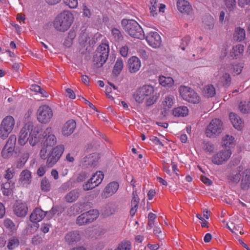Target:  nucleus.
<instances>
[{
    "label": "nucleus",
    "mask_w": 250,
    "mask_h": 250,
    "mask_svg": "<svg viewBox=\"0 0 250 250\" xmlns=\"http://www.w3.org/2000/svg\"><path fill=\"white\" fill-rule=\"evenodd\" d=\"M41 129L37 125H34L32 122H28L20 130L18 143L21 146L25 145L28 142L30 146L37 145L42 139Z\"/></svg>",
    "instance_id": "f257e3e1"
},
{
    "label": "nucleus",
    "mask_w": 250,
    "mask_h": 250,
    "mask_svg": "<svg viewBox=\"0 0 250 250\" xmlns=\"http://www.w3.org/2000/svg\"><path fill=\"white\" fill-rule=\"evenodd\" d=\"M64 150L62 145L54 148L42 146L40 151V157L42 160H46V166L51 167L59 161Z\"/></svg>",
    "instance_id": "f03ea898"
},
{
    "label": "nucleus",
    "mask_w": 250,
    "mask_h": 250,
    "mask_svg": "<svg viewBox=\"0 0 250 250\" xmlns=\"http://www.w3.org/2000/svg\"><path fill=\"white\" fill-rule=\"evenodd\" d=\"M154 92L153 86L150 84H145L137 89L133 96L135 101L139 104L143 103L145 99H146V105L150 106L156 101V98L153 95Z\"/></svg>",
    "instance_id": "7ed1b4c3"
},
{
    "label": "nucleus",
    "mask_w": 250,
    "mask_h": 250,
    "mask_svg": "<svg viewBox=\"0 0 250 250\" xmlns=\"http://www.w3.org/2000/svg\"><path fill=\"white\" fill-rule=\"evenodd\" d=\"M74 19V16L70 11L64 10L55 17L53 22V27L57 31L64 32L70 27Z\"/></svg>",
    "instance_id": "20e7f679"
},
{
    "label": "nucleus",
    "mask_w": 250,
    "mask_h": 250,
    "mask_svg": "<svg viewBox=\"0 0 250 250\" xmlns=\"http://www.w3.org/2000/svg\"><path fill=\"white\" fill-rule=\"evenodd\" d=\"M122 24L125 25V31L130 36L141 40L145 38L144 33L142 27L135 21L123 20L122 21Z\"/></svg>",
    "instance_id": "39448f33"
},
{
    "label": "nucleus",
    "mask_w": 250,
    "mask_h": 250,
    "mask_svg": "<svg viewBox=\"0 0 250 250\" xmlns=\"http://www.w3.org/2000/svg\"><path fill=\"white\" fill-rule=\"evenodd\" d=\"M15 126V120L11 115L5 117L0 123V138L5 140L12 132Z\"/></svg>",
    "instance_id": "423d86ee"
},
{
    "label": "nucleus",
    "mask_w": 250,
    "mask_h": 250,
    "mask_svg": "<svg viewBox=\"0 0 250 250\" xmlns=\"http://www.w3.org/2000/svg\"><path fill=\"white\" fill-rule=\"evenodd\" d=\"M179 92L183 100L193 104H197L201 101L199 95L191 88L185 85H181L179 88Z\"/></svg>",
    "instance_id": "0eeeda50"
},
{
    "label": "nucleus",
    "mask_w": 250,
    "mask_h": 250,
    "mask_svg": "<svg viewBox=\"0 0 250 250\" xmlns=\"http://www.w3.org/2000/svg\"><path fill=\"white\" fill-rule=\"evenodd\" d=\"M109 52V47L108 42H103L98 47L96 51L95 61L96 63L101 66L103 65L106 61Z\"/></svg>",
    "instance_id": "6e6552de"
},
{
    "label": "nucleus",
    "mask_w": 250,
    "mask_h": 250,
    "mask_svg": "<svg viewBox=\"0 0 250 250\" xmlns=\"http://www.w3.org/2000/svg\"><path fill=\"white\" fill-rule=\"evenodd\" d=\"M223 129V124L219 119H212L206 130V134L208 137L215 138L218 136Z\"/></svg>",
    "instance_id": "1a4fd4ad"
},
{
    "label": "nucleus",
    "mask_w": 250,
    "mask_h": 250,
    "mask_svg": "<svg viewBox=\"0 0 250 250\" xmlns=\"http://www.w3.org/2000/svg\"><path fill=\"white\" fill-rule=\"evenodd\" d=\"M53 115L52 110L49 106L46 105L40 106L37 112V119L42 124L49 123Z\"/></svg>",
    "instance_id": "9d476101"
},
{
    "label": "nucleus",
    "mask_w": 250,
    "mask_h": 250,
    "mask_svg": "<svg viewBox=\"0 0 250 250\" xmlns=\"http://www.w3.org/2000/svg\"><path fill=\"white\" fill-rule=\"evenodd\" d=\"M231 154L232 152L230 149L223 148L212 156L211 162L215 165H222L229 160Z\"/></svg>",
    "instance_id": "9b49d317"
},
{
    "label": "nucleus",
    "mask_w": 250,
    "mask_h": 250,
    "mask_svg": "<svg viewBox=\"0 0 250 250\" xmlns=\"http://www.w3.org/2000/svg\"><path fill=\"white\" fill-rule=\"evenodd\" d=\"M16 140V135H11L10 136L1 151V156L3 158H9L13 155Z\"/></svg>",
    "instance_id": "f8f14e48"
},
{
    "label": "nucleus",
    "mask_w": 250,
    "mask_h": 250,
    "mask_svg": "<svg viewBox=\"0 0 250 250\" xmlns=\"http://www.w3.org/2000/svg\"><path fill=\"white\" fill-rule=\"evenodd\" d=\"M104 174L101 171H97L94 173L87 183L83 186L84 190L92 189L98 186L102 181Z\"/></svg>",
    "instance_id": "ddd939ff"
},
{
    "label": "nucleus",
    "mask_w": 250,
    "mask_h": 250,
    "mask_svg": "<svg viewBox=\"0 0 250 250\" xmlns=\"http://www.w3.org/2000/svg\"><path fill=\"white\" fill-rule=\"evenodd\" d=\"M42 136L45 139V141L42 146H47L51 147L55 145L57 142L56 138L53 134L52 129L48 127L44 131Z\"/></svg>",
    "instance_id": "4468645a"
},
{
    "label": "nucleus",
    "mask_w": 250,
    "mask_h": 250,
    "mask_svg": "<svg viewBox=\"0 0 250 250\" xmlns=\"http://www.w3.org/2000/svg\"><path fill=\"white\" fill-rule=\"evenodd\" d=\"M146 40L149 45L153 48H158L160 46L162 40L159 34L154 31L148 33L146 37Z\"/></svg>",
    "instance_id": "2eb2a0df"
},
{
    "label": "nucleus",
    "mask_w": 250,
    "mask_h": 250,
    "mask_svg": "<svg viewBox=\"0 0 250 250\" xmlns=\"http://www.w3.org/2000/svg\"><path fill=\"white\" fill-rule=\"evenodd\" d=\"M46 214L44 211L42 209L37 208H35L30 215V220L33 223H36L34 225V227L37 229L39 228V225L38 222L42 221L45 216Z\"/></svg>",
    "instance_id": "dca6fc26"
},
{
    "label": "nucleus",
    "mask_w": 250,
    "mask_h": 250,
    "mask_svg": "<svg viewBox=\"0 0 250 250\" xmlns=\"http://www.w3.org/2000/svg\"><path fill=\"white\" fill-rule=\"evenodd\" d=\"M119 185L117 182L109 183L104 188L101 196L103 198H107L114 194L118 190Z\"/></svg>",
    "instance_id": "f3484780"
},
{
    "label": "nucleus",
    "mask_w": 250,
    "mask_h": 250,
    "mask_svg": "<svg viewBox=\"0 0 250 250\" xmlns=\"http://www.w3.org/2000/svg\"><path fill=\"white\" fill-rule=\"evenodd\" d=\"M140 60L136 56H132L127 61V66L130 73L137 72L141 67Z\"/></svg>",
    "instance_id": "a211bd4d"
},
{
    "label": "nucleus",
    "mask_w": 250,
    "mask_h": 250,
    "mask_svg": "<svg viewBox=\"0 0 250 250\" xmlns=\"http://www.w3.org/2000/svg\"><path fill=\"white\" fill-rule=\"evenodd\" d=\"M13 211L18 217H25L28 211V207L24 202L17 201L13 206Z\"/></svg>",
    "instance_id": "6ab92c4d"
},
{
    "label": "nucleus",
    "mask_w": 250,
    "mask_h": 250,
    "mask_svg": "<svg viewBox=\"0 0 250 250\" xmlns=\"http://www.w3.org/2000/svg\"><path fill=\"white\" fill-rule=\"evenodd\" d=\"M175 101V97L172 94H169L165 96L162 103V107L164 110L162 114L164 116L167 115V111L173 106Z\"/></svg>",
    "instance_id": "aec40b11"
},
{
    "label": "nucleus",
    "mask_w": 250,
    "mask_h": 250,
    "mask_svg": "<svg viewBox=\"0 0 250 250\" xmlns=\"http://www.w3.org/2000/svg\"><path fill=\"white\" fill-rule=\"evenodd\" d=\"M178 10L182 13L190 15L192 14V8L188 1L186 0H178L177 2Z\"/></svg>",
    "instance_id": "412c9836"
},
{
    "label": "nucleus",
    "mask_w": 250,
    "mask_h": 250,
    "mask_svg": "<svg viewBox=\"0 0 250 250\" xmlns=\"http://www.w3.org/2000/svg\"><path fill=\"white\" fill-rule=\"evenodd\" d=\"M81 234L78 230L68 232L65 236V241L69 245L79 242L81 239Z\"/></svg>",
    "instance_id": "4be33fe9"
},
{
    "label": "nucleus",
    "mask_w": 250,
    "mask_h": 250,
    "mask_svg": "<svg viewBox=\"0 0 250 250\" xmlns=\"http://www.w3.org/2000/svg\"><path fill=\"white\" fill-rule=\"evenodd\" d=\"M76 126V124L73 120H68L63 125L62 127V134L64 136H69L74 132Z\"/></svg>",
    "instance_id": "5701e85b"
},
{
    "label": "nucleus",
    "mask_w": 250,
    "mask_h": 250,
    "mask_svg": "<svg viewBox=\"0 0 250 250\" xmlns=\"http://www.w3.org/2000/svg\"><path fill=\"white\" fill-rule=\"evenodd\" d=\"M32 180L31 172L27 170H23L20 174L19 183L23 187H27L30 184Z\"/></svg>",
    "instance_id": "b1692460"
},
{
    "label": "nucleus",
    "mask_w": 250,
    "mask_h": 250,
    "mask_svg": "<svg viewBox=\"0 0 250 250\" xmlns=\"http://www.w3.org/2000/svg\"><path fill=\"white\" fill-rule=\"evenodd\" d=\"M229 119L233 127L238 130L242 129L244 124L242 120L236 114L233 113L229 114Z\"/></svg>",
    "instance_id": "393cba45"
},
{
    "label": "nucleus",
    "mask_w": 250,
    "mask_h": 250,
    "mask_svg": "<svg viewBox=\"0 0 250 250\" xmlns=\"http://www.w3.org/2000/svg\"><path fill=\"white\" fill-rule=\"evenodd\" d=\"M242 189H248L250 186V169H247L242 173V178L241 183Z\"/></svg>",
    "instance_id": "a878e982"
},
{
    "label": "nucleus",
    "mask_w": 250,
    "mask_h": 250,
    "mask_svg": "<svg viewBox=\"0 0 250 250\" xmlns=\"http://www.w3.org/2000/svg\"><path fill=\"white\" fill-rule=\"evenodd\" d=\"M224 72L220 75L219 83L225 87H228L231 83V78L229 71H226L224 69Z\"/></svg>",
    "instance_id": "bb28decb"
},
{
    "label": "nucleus",
    "mask_w": 250,
    "mask_h": 250,
    "mask_svg": "<svg viewBox=\"0 0 250 250\" xmlns=\"http://www.w3.org/2000/svg\"><path fill=\"white\" fill-rule=\"evenodd\" d=\"M173 115L175 117H184L188 114V109L186 106H180L172 110Z\"/></svg>",
    "instance_id": "cd10ccee"
},
{
    "label": "nucleus",
    "mask_w": 250,
    "mask_h": 250,
    "mask_svg": "<svg viewBox=\"0 0 250 250\" xmlns=\"http://www.w3.org/2000/svg\"><path fill=\"white\" fill-rule=\"evenodd\" d=\"M132 199L131 202V208L130 210V213L131 216H133L138 208V204L139 203V198L135 190H133L132 192Z\"/></svg>",
    "instance_id": "c85d7f7f"
},
{
    "label": "nucleus",
    "mask_w": 250,
    "mask_h": 250,
    "mask_svg": "<svg viewBox=\"0 0 250 250\" xmlns=\"http://www.w3.org/2000/svg\"><path fill=\"white\" fill-rule=\"evenodd\" d=\"M243 68V63H239L233 65H227L224 67V69L226 71H231L232 73L235 75L240 74Z\"/></svg>",
    "instance_id": "c756f323"
},
{
    "label": "nucleus",
    "mask_w": 250,
    "mask_h": 250,
    "mask_svg": "<svg viewBox=\"0 0 250 250\" xmlns=\"http://www.w3.org/2000/svg\"><path fill=\"white\" fill-rule=\"evenodd\" d=\"M124 66L123 60L121 58H118L114 65L112 73L113 74L117 77L122 71Z\"/></svg>",
    "instance_id": "7c9ffc66"
},
{
    "label": "nucleus",
    "mask_w": 250,
    "mask_h": 250,
    "mask_svg": "<svg viewBox=\"0 0 250 250\" xmlns=\"http://www.w3.org/2000/svg\"><path fill=\"white\" fill-rule=\"evenodd\" d=\"M203 94L207 98L213 97L216 94L214 86L212 84L205 85L203 89Z\"/></svg>",
    "instance_id": "2f4dec72"
},
{
    "label": "nucleus",
    "mask_w": 250,
    "mask_h": 250,
    "mask_svg": "<svg viewBox=\"0 0 250 250\" xmlns=\"http://www.w3.org/2000/svg\"><path fill=\"white\" fill-rule=\"evenodd\" d=\"M234 141V138L229 135H225L222 139V146L225 148L230 149V146L233 144Z\"/></svg>",
    "instance_id": "473e14b6"
},
{
    "label": "nucleus",
    "mask_w": 250,
    "mask_h": 250,
    "mask_svg": "<svg viewBox=\"0 0 250 250\" xmlns=\"http://www.w3.org/2000/svg\"><path fill=\"white\" fill-rule=\"evenodd\" d=\"M159 82L163 86L168 88L171 87L174 84V81L172 78L163 76L159 77Z\"/></svg>",
    "instance_id": "72a5a7b5"
},
{
    "label": "nucleus",
    "mask_w": 250,
    "mask_h": 250,
    "mask_svg": "<svg viewBox=\"0 0 250 250\" xmlns=\"http://www.w3.org/2000/svg\"><path fill=\"white\" fill-rule=\"evenodd\" d=\"M233 36L234 39L237 41L241 42L243 41L246 36L245 30L240 27L235 28Z\"/></svg>",
    "instance_id": "f704fd0d"
},
{
    "label": "nucleus",
    "mask_w": 250,
    "mask_h": 250,
    "mask_svg": "<svg viewBox=\"0 0 250 250\" xmlns=\"http://www.w3.org/2000/svg\"><path fill=\"white\" fill-rule=\"evenodd\" d=\"M244 51V46L241 44H237L233 47L230 54L233 58H237L241 55Z\"/></svg>",
    "instance_id": "c9c22d12"
},
{
    "label": "nucleus",
    "mask_w": 250,
    "mask_h": 250,
    "mask_svg": "<svg viewBox=\"0 0 250 250\" xmlns=\"http://www.w3.org/2000/svg\"><path fill=\"white\" fill-rule=\"evenodd\" d=\"M76 36V32L74 30H71L68 33L67 37L65 38L64 42V45L69 47L71 46L73 43V40L75 39Z\"/></svg>",
    "instance_id": "e433bc0d"
},
{
    "label": "nucleus",
    "mask_w": 250,
    "mask_h": 250,
    "mask_svg": "<svg viewBox=\"0 0 250 250\" xmlns=\"http://www.w3.org/2000/svg\"><path fill=\"white\" fill-rule=\"evenodd\" d=\"M79 196V193L77 190L74 189L68 192L65 197L66 202L72 203L77 200Z\"/></svg>",
    "instance_id": "4c0bfd02"
},
{
    "label": "nucleus",
    "mask_w": 250,
    "mask_h": 250,
    "mask_svg": "<svg viewBox=\"0 0 250 250\" xmlns=\"http://www.w3.org/2000/svg\"><path fill=\"white\" fill-rule=\"evenodd\" d=\"M98 160V156L96 154H92L88 157L84 158V162L85 165H90L94 166L96 165Z\"/></svg>",
    "instance_id": "58836bf2"
},
{
    "label": "nucleus",
    "mask_w": 250,
    "mask_h": 250,
    "mask_svg": "<svg viewBox=\"0 0 250 250\" xmlns=\"http://www.w3.org/2000/svg\"><path fill=\"white\" fill-rule=\"evenodd\" d=\"M84 213L86 214V218L89 223L95 220L99 215V212L96 209H91Z\"/></svg>",
    "instance_id": "ea45409f"
},
{
    "label": "nucleus",
    "mask_w": 250,
    "mask_h": 250,
    "mask_svg": "<svg viewBox=\"0 0 250 250\" xmlns=\"http://www.w3.org/2000/svg\"><path fill=\"white\" fill-rule=\"evenodd\" d=\"M239 109L242 113H250V99L248 102H241L239 104Z\"/></svg>",
    "instance_id": "a19ab883"
},
{
    "label": "nucleus",
    "mask_w": 250,
    "mask_h": 250,
    "mask_svg": "<svg viewBox=\"0 0 250 250\" xmlns=\"http://www.w3.org/2000/svg\"><path fill=\"white\" fill-rule=\"evenodd\" d=\"M4 226L8 229L10 232H14L17 229V226L15 224L12 220L6 218L3 222Z\"/></svg>",
    "instance_id": "79ce46f5"
},
{
    "label": "nucleus",
    "mask_w": 250,
    "mask_h": 250,
    "mask_svg": "<svg viewBox=\"0 0 250 250\" xmlns=\"http://www.w3.org/2000/svg\"><path fill=\"white\" fill-rule=\"evenodd\" d=\"M226 8L229 12H233L237 7L235 0H224Z\"/></svg>",
    "instance_id": "37998d69"
},
{
    "label": "nucleus",
    "mask_w": 250,
    "mask_h": 250,
    "mask_svg": "<svg viewBox=\"0 0 250 250\" xmlns=\"http://www.w3.org/2000/svg\"><path fill=\"white\" fill-rule=\"evenodd\" d=\"M41 188L42 191L48 192L51 189V184L49 181L46 178H43L41 182Z\"/></svg>",
    "instance_id": "c03bdc74"
},
{
    "label": "nucleus",
    "mask_w": 250,
    "mask_h": 250,
    "mask_svg": "<svg viewBox=\"0 0 250 250\" xmlns=\"http://www.w3.org/2000/svg\"><path fill=\"white\" fill-rule=\"evenodd\" d=\"M19 245V240L16 237H13L9 239L7 247L9 250H12L17 247Z\"/></svg>",
    "instance_id": "a18cd8bd"
},
{
    "label": "nucleus",
    "mask_w": 250,
    "mask_h": 250,
    "mask_svg": "<svg viewBox=\"0 0 250 250\" xmlns=\"http://www.w3.org/2000/svg\"><path fill=\"white\" fill-rule=\"evenodd\" d=\"M13 188V184L11 185L10 182H6L2 185V192L4 195H9L12 192V188Z\"/></svg>",
    "instance_id": "49530a36"
},
{
    "label": "nucleus",
    "mask_w": 250,
    "mask_h": 250,
    "mask_svg": "<svg viewBox=\"0 0 250 250\" xmlns=\"http://www.w3.org/2000/svg\"><path fill=\"white\" fill-rule=\"evenodd\" d=\"M204 24L206 26V28L208 29H212L214 26V19L210 16L205 18L203 21Z\"/></svg>",
    "instance_id": "de8ad7c7"
},
{
    "label": "nucleus",
    "mask_w": 250,
    "mask_h": 250,
    "mask_svg": "<svg viewBox=\"0 0 250 250\" xmlns=\"http://www.w3.org/2000/svg\"><path fill=\"white\" fill-rule=\"evenodd\" d=\"M150 3L151 4L149 8L150 15L155 17L157 14V9L158 7V4L156 0H151Z\"/></svg>",
    "instance_id": "09e8293b"
},
{
    "label": "nucleus",
    "mask_w": 250,
    "mask_h": 250,
    "mask_svg": "<svg viewBox=\"0 0 250 250\" xmlns=\"http://www.w3.org/2000/svg\"><path fill=\"white\" fill-rule=\"evenodd\" d=\"M131 243L129 241L122 242L115 250H131Z\"/></svg>",
    "instance_id": "8fccbe9b"
},
{
    "label": "nucleus",
    "mask_w": 250,
    "mask_h": 250,
    "mask_svg": "<svg viewBox=\"0 0 250 250\" xmlns=\"http://www.w3.org/2000/svg\"><path fill=\"white\" fill-rule=\"evenodd\" d=\"M85 215H86V214H84V213H83L79 215L77 218L76 223L80 226L88 224L89 223L87 220V218H86V216Z\"/></svg>",
    "instance_id": "3c124183"
},
{
    "label": "nucleus",
    "mask_w": 250,
    "mask_h": 250,
    "mask_svg": "<svg viewBox=\"0 0 250 250\" xmlns=\"http://www.w3.org/2000/svg\"><path fill=\"white\" fill-rule=\"evenodd\" d=\"M113 39L115 41L119 42L122 39V35L120 31L117 28H113L111 31Z\"/></svg>",
    "instance_id": "603ef678"
},
{
    "label": "nucleus",
    "mask_w": 250,
    "mask_h": 250,
    "mask_svg": "<svg viewBox=\"0 0 250 250\" xmlns=\"http://www.w3.org/2000/svg\"><path fill=\"white\" fill-rule=\"evenodd\" d=\"M241 174L239 172H234L229 176V181L237 183L240 179Z\"/></svg>",
    "instance_id": "864d4df0"
},
{
    "label": "nucleus",
    "mask_w": 250,
    "mask_h": 250,
    "mask_svg": "<svg viewBox=\"0 0 250 250\" xmlns=\"http://www.w3.org/2000/svg\"><path fill=\"white\" fill-rule=\"evenodd\" d=\"M64 4L70 8H76L78 6V0H63Z\"/></svg>",
    "instance_id": "5fc2aeb1"
},
{
    "label": "nucleus",
    "mask_w": 250,
    "mask_h": 250,
    "mask_svg": "<svg viewBox=\"0 0 250 250\" xmlns=\"http://www.w3.org/2000/svg\"><path fill=\"white\" fill-rule=\"evenodd\" d=\"M156 218V215L155 214L152 212L148 214L147 224L150 229H151L153 227Z\"/></svg>",
    "instance_id": "6e6d98bb"
},
{
    "label": "nucleus",
    "mask_w": 250,
    "mask_h": 250,
    "mask_svg": "<svg viewBox=\"0 0 250 250\" xmlns=\"http://www.w3.org/2000/svg\"><path fill=\"white\" fill-rule=\"evenodd\" d=\"M203 149L206 152L211 153L214 150V146L209 142L204 143L203 146Z\"/></svg>",
    "instance_id": "4d7b16f0"
},
{
    "label": "nucleus",
    "mask_w": 250,
    "mask_h": 250,
    "mask_svg": "<svg viewBox=\"0 0 250 250\" xmlns=\"http://www.w3.org/2000/svg\"><path fill=\"white\" fill-rule=\"evenodd\" d=\"M58 207H53L49 211L45 212L47 218L48 219L51 218L58 212Z\"/></svg>",
    "instance_id": "13d9d810"
},
{
    "label": "nucleus",
    "mask_w": 250,
    "mask_h": 250,
    "mask_svg": "<svg viewBox=\"0 0 250 250\" xmlns=\"http://www.w3.org/2000/svg\"><path fill=\"white\" fill-rule=\"evenodd\" d=\"M89 39L87 34L85 32H82L80 33L79 37V41L80 43L83 44L86 42Z\"/></svg>",
    "instance_id": "bf43d9fd"
},
{
    "label": "nucleus",
    "mask_w": 250,
    "mask_h": 250,
    "mask_svg": "<svg viewBox=\"0 0 250 250\" xmlns=\"http://www.w3.org/2000/svg\"><path fill=\"white\" fill-rule=\"evenodd\" d=\"M190 38L189 36H186L182 40L181 48L182 50H185L186 46H187L190 42Z\"/></svg>",
    "instance_id": "052dcab7"
},
{
    "label": "nucleus",
    "mask_w": 250,
    "mask_h": 250,
    "mask_svg": "<svg viewBox=\"0 0 250 250\" xmlns=\"http://www.w3.org/2000/svg\"><path fill=\"white\" fill-rule=\"evenodd\" d=\"M14 173V169L12 168H9L6 171L4 177L7 180H9L13 177Z\"/></svg>",
    "instance_id": "680f3d73"
},
{
    "label": "nucleus",
    "mask_w": 250,
    "mask_h": 250,
    "mask_svg": "<svg viewBox=\"0 0 250 250\" xmlns=\"http://www.w3.org/2000/svg\"><path fill=\"white\" fill-rule=\"evenodd\" d=\"M42 238L40 235H36L32 238V243L34 245H38L42 242Z\"/></svg>",
    "instance_id": "e2e57ef3"
},
{
    "label": "nucleus",
    "mask_w": 250,
    "mask_h": 250,
    "mask_svg": "<svg viewBox=\"0 0 250 250\" xmlns=\"http://www.w3.org/2000/svg\"><path fill=\"white\" fill-rule=\"evenodd\" d=\"M50 227L51 225L49 223H42L41 230L44 233H46L49 231Z\"/></svg>",
    "instance_id": "0e129e2a"
},
{
    "label": "nucleus",
    "mask_w": 250,
    "mask_h": 250,
    "mask_svg": "<svg viewBox=\"0 0 250 250\" xmlns=\"http://www.w3.org/2000/svg\"><path fill=\"white\" fill-rule=\"evenodd\" d=\"M46 172V166L44 165L41 166L38 169L37 173L40 177L42 176Z\"/></svg>",
    "instance_id": "69168bd1"
},
{
    "label": "nucleus",
    "mask_w": 250,
    "mask_h": 250,
    "mask_svg": "<svg viewBox=\"0 0 250 250\" xmlns=\"http://www.w3.org/2000/svg\"><path fill=\"white\" fill-rule=\"evenodd\" d=\"M128 48L127 46H123L120 48V53L123 57H127Z\"/></svg>",
    "instance_id": "338daca9"
},
{
    "label": "nucleus",
    "mask_w": 250,
    "mask_h": 250,
    "mask_svg": "<svg viewBox=\"0 0 250 250\" xmlns=\"http://www.w3.org/2000/svg\"><path fill=\"white\" fill-rule=\"evenodd\" d=\"M238 4L242 8L245 7L246 5L250 6V0H238Z\"/></svg>",
    "instance_id": "774afa93"
}]
</instances>
